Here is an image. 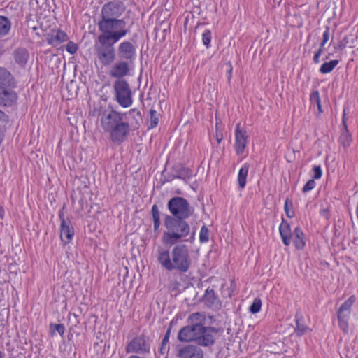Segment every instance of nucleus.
<instances>
[{"instance_id": "nucleus-1", "label": "nucleus", "mask_w": 358, "mask_h": 358, "mask_svg": "<svg viewBox=\"0 0 358 358\" xmlns=\"http://www.w3.org/2000/svg\"><path fill=\"white\" fill-rule=\"evenodd\" d=\"M125 10L126 6L122 1H111L103 4L97 22L99 31L121 32L123 36L129 34V29L126 28L125 20L121 18Z\"/></svg>"}, {"instance_id": "nucleus-2", "label": "nucleus", "mask_w": 358, "mask_h": 358, "mask_svg": "<svg viewBox=\"0 0 358 358\" xmlns=\"http://www.w3.org/2000/svg\"><path fill=\"white\" fill-rule=\"evenodd\" d=\"M103 130L109 134L110 141L120 145L127 141L131 131L127 113L112 108L105 111L101 117Z\"/></svg>"}, {"instance_id": "nucleus-3", "label": "nucleus", "mask_w": 358, "mask_h": 358, "mask_svg": "<svg viewBox=\"0 0 358 358\" xmlns=\"http://www.w3.org/2000/svg\"><path fill=\"white\" fill-rule=\"evenodd\" d=\"M171 250L159 248L157 250V261L166 271L187 273L192 266V259L187 245H173Z\"/></svg>"}, {"instance_id": "nucleus-4", "label": "nucleus", "mask_w": 358, "mask_h": 358, "mask_svg": "<svg viewBox=\"0 0 358 358\" xmlns=\"http://www.w3.org/2000/svg\"><path fill=\"white\" fill-rule=\"evenodd\" d=\"M164 224L166 231L162 235V241L166 246L171 247L173 245L182 244V242H194L196 231L191 230L189 224L185 220H178L166 215Z\"/></svg>"}, {"instance_id": "nucleus-5", "label": "nucleus", "mask_w": 358, "mask_h": 358, "mask_svg": "<svg viewBox=\"0 0 358 358\" xmlns=\"http://www.w3.org/2000/svg\"><path fill=\"white\" fill-rule=\"evenodd\" d=\"M125 36L121 32H100L94 41V52L101 66H108L115 62L116 58L115 45Z\"/></svg>"}, {"instance_id": "nucleus-6", "label": "nucleus", "mask_w": 358, "mask_h": 358, "mask_svg": "<svg viewBox=\"0 0 358 358\" xmlns=\"http://www.w3.org/2000/svg\"><path fill=\"white\" fill-rule=\"evenodd\" d=\"M206 327L202 325H187L178 334V339L181 342L195 341L197 345L204 347L211 346L215 343L214 336L205 334Z\"/></svg>"}, {"instance_id": "nucleus-7", "label": "nucleus", "mask_w": 358, "mask_h": 358, "mask_svg": "<svg viewBox=\"0 0 358 358\" xmlns=\"http://www.w3.org/2000/svg\"><path fill=\"white\" fill-rule=\"evenodd\" d=\"M113 98L124 108L132 106L133 92L127 80H115L113 84Z\"/></svg>"}, {"instance_id": "nucleus-8", "label": "nucleus", "mask_w": 358, "mask_h": 358, "mask_svg": "<svg viewBox=\"0 0 358 358\" xmlns=\"http://www.w3.org/2000/svg\"><path fill=\"white\" fill-rule=\"evenodd\" d=\"M167 208L171 213V217L178 220H187L194 213V208L185 198L174 196L167 203Z\"/></svg>"}, {"instance_id": "nucleus-9", "label": "nucleus", "mask_w": 358, "mask_h": 358, "mask_svg": "<svg viewBox=\"0 0 358 358\" xmlns=\"http://www.w3.org/2000/svg\"><path fill=\"white\" fill-rule=\"evenodd\" d=\"M152 340L150 336L141 334L133 338L126 345L127 353L146 356L150 354Z\"/></svg>"}, {"instance_id": "nucleus-10", "label": "nucleus", "mask_w": 358, "mask_h": 358, "mask_svg": "<svg viewBox=\"0 0 358 358\" xmlns=\"http://www.w3.org/2000/svg\"><path fill=\"white\" fill-rule=\"evenodd\" d=\"M356 297L354 295L350 296L345 301L337 311L338 327L345 334L349 331L348 320L350 318V309L355 302Z\"/></svg>"}, {"instance_id": "nucleus-11", "label": "nucleus", "mask_w": 358, "mask_h": 358, "mask_svg": "<svg viewBox=\"0 0 358 358\" xmlns=\"http://www.w3.org/2000/svg\"><path fill=\"white\" fill-rule=\"evenodd\" d=\"M117 55L119 59L133 64L137 57L136 47L131 41H123L117 45Z\"/></svg>"}, {"instance_id": "nucleus-12", "label": "nucleus", "mask_w": 358, "mask_h": 358, "mask_svg": "<svg viewBox=\"0 0 358 358\" xmlns=\"http://www.w3.org/2000/svg\"><path fill=\"white\" fill-rule=\"evenodd\" d=\"M64 207L59 211V218L60 220V238L62 241L68 243L71 241L74 236V228L70 219L65 218L64 212Z\"/></svg>"}, {"instance_id": "nucleus-13", "label": "nucleus", "mask_w": 358, "mask_h": 358, "mask_svg": "<svg viewBox=\"0 0 358 358\" xmlns=\"http://www.w3.org/2000/svg\"><path fill=\"white\" fill-rule=\"evenodd\" d=\"M132 64L119 59L111 64L108 74L111 78L115 80H126L124 77L127 76L131 71Z\"/></svg>"}, {"instance_id": "nucleus-14", "label": "nucleus", "mask_w": 358, "mask_h": 358, "mask_svg": "<svg viewBox=\"0 0 358 358\" xmlns=\"http://www.w3.org/2000/svg\"><path fill=\"white\" fill-rule=\"evenodd\" d=\"M234 134V150L236 155H241L244 153L245 150L247 147L249 136L247 134L246 130L241 127V123H238L236 125Z\"/></svg>"}, {"instance_id": "nucleus-15", "label": "nucleus", "mask_w": 358, "mask_h": 358, "mask_svg": "<svg viewBox=\"0 0 358 358\" xmlns=\"http://www.w3.org/2000/svg\"><path fill=\"white\" fill-rule=\"evenodd\" d=\"M14 89L0 85V106L9 108L15 105L18 96Z\"/></svg>"}, {"instance_id": "nucleus-16", "label": "nucleus", "mask_w": 358, "mask_h": 358, "mask_svg": "<svg viewBox=\"0 0 358 358\" xmlns=\"http://www.w3.org/2000/svg\"><path fill=\"white\" fill-rule=\"evenodd\" d=\"M176 356L178 358H203V351L198 345L189 344L180 348Z\"/></svg>"}, {"instance_id": "nucleus-17", "label": "nucleus", "mask_w": 358, "mask_h": 358, "mask_svg": "<svg viewBox=\"0 0 358 358\" xmlns=\"http://www.w3.org/2000/svg\"><path fill=\"white\" fill-rule=\"evenodd\" d=\"M0 85L3 87L16 88L17 80L11 72L3 66H0Z\"/></svg>"}, {"instance_id": "nucleus-18", "label": "nucleus", "mask_w": 358, "mask_h": 358, "mask_svg": "<svg viewBox=\"0 0 358 358\" xmlns=\"http://www.w3.org/2000/svg\"><path fill=\"white\" fill-rule=\"evenodd\" d=\"M68 40L67 34L60 29L52 30L46 37V41L49 45L53 47H57L63 42Z\"/></svg>"}, {"instance_id": "nucleus-19", "label": "nucleus", "mask_w": 358, "mask_h": 358, "mask_svg": "<svg viewBox=\"0 0 358 358\" xmlns=\"http://www.w3.org/2000/svg\"><path fill=\"white\" fill-rule=\"evenodd\" d=\"M173 174L171 176V180L178 178L187 182L194 176L193 171L188 167L182 165L174 166L172 169Z\"/></svg>"}, {"instance_id": "nucleus-20", "label": "nucleus", "mask_w": 358, "mask_h": 358, "mask_svg": "<svg viewBox=\"0 0 358 358\" xmlns=\"http://www.w3.org/2000/svg\"><path fill=\"white\" fill-rule=\"evenodd\" d=\"M279 233L283 244L286 246L289 245L293 233H292L289 224L283 217L279 226Z\"/></svg>"}, {"instance_id": "nucleus-21", "label": "nucleus", "mask_w": 358, "mask_h": 358, "mask_svg": "<svg viewBox=\"0 0 358 358\" xmlns=\"http://www.w3.org/2000/svg\"><path fill=\"white\" fill-rule=\"evenodd\" d=\"M15 62L20 66H24L29 57L28 50L25 48L18 47L13 52Z\"/></svg>"}, {"instance_id": "nucleus-22", "label": "nucleus", "mask_w": 358, "mask_h": 358, "mask_svg": "<svg viewBox=\"0 0 358 358\" xmlns=\"http://www.w3.org/2000/svg\"><path fill=\"white\" fill-rule=\"evenodd\" d=\"M292 239L297 250H301L305 248V234L299 226L294 229Z\"/></svg>"}, {"instance_id": "nucleus-23", "label": "nucleus", "mask_w": 358, "mask_h": 358, "mask_svg": "<svg viewBox=\"0 0 358 358\" xmlns=\"http://www.w3.org/2000/svg\"><path fill=\"white\" fill-rule=\"evenodd\" d=\"M296 327L294 328V332L298 336L304 335L308 331H310L311 329L305 324L304 317L302 314L297 312L295 315Z\"/></svg>"}, {"instance_id": "nucleus-24", "label": "nucleus", "mask_w": 358, "mask_h": 358, "mask_svg": "<svg viewBox=\"0 0 358 358\" xmlns=\"http://www.w3.org/2000/svg\"><path fill=\"white\" fill-rule=\"evenodd\" d=\"M202 300L208 308L217 307L220 303V301L218 297L215 295L214 289L210 287L206 289Z\"/></svg>"}, {"instance_id": "nucleus-25", "label": "nucleus", "mask_w": 358, "mask_h": 358, "mask_svg": "<svg viewBox=\"0 0 358 358\" xmlns=\"http://www.w3.org/2000/svg\"><path fill=\"white\" fill-rule=\"evenodd\" d=\"M342 122H343V129L342 134L339 138V142L343 147L346 148V147L350 146L351 141H352V137H351V135L348 129L345 113H343Z\"/></svg>"}, {"instance_id": "nucleus-26", "label": "nucleus", "mask_w": 358, "mask_h": 358, "mask_svg": "<svg viewBox=\"0 0 358 358\" xmlns=\"http://www.w3.org/2000/svg\"><path fill=\"white\" fill-rule=\"evenodd\" d=\"M249 167V164L248 163H245L239 169L238 173V188L240 189H243L245 187Z\"/></svg>"}, {"instance_id": "nucleus-27", "label": "nucleus", "mask_w": 358, "mask_h": 358, "mask_svg": "<svg viewBox=\"0 0 358 358\" xmlns=\"http://www.w3.org/2000/svg\"><path fill=\"white\" fill-rule=\"evenodd\" d=\"M12 27V23L9 18L0 15V38L7 36Z\"/></svg>"}, {"instance_id": "nucleus-28", "label": "nucleus", "mask_w": 358, "mask_h": 358, "mask_svg": "<svg viewBox=\"0 0 358 358\" xmlns=\"http://www.w3.org/2000/svg\"><path fill=\"white\" fill-rule=\"evenodd\" d=\"M189 325H202L204 326L206 322V315L203 313L196 312L192 313L187 318Z\"/></svg>"}, {"instance_id": "nucleus-29", "label": "nucleus", "mask_w": 358, "mask_h": 358, "mask_svg": "<svg viewBox=\"0 0 358 358\" xmlns=\"http://www.w3.org/2000/svg\"><path fill=\"white\" fill-rule=\"evenodd\" d=\"M151 216L152 220L153 222V229L156 232L159 230V227L161 225L160 221V212L158 206L156 204H154L151 208Z\"/></svg>"}, {"instance_id": "nucleus-30", "label": "nucleus", "mask_w": 358, "mask_h": 358, "mask_svg": "<svg viewBox=\"0 0 358 358\" xmlns=\"http://www.w3.org/2000/svg\"><path fill=\"white\" fill-rule=\"evenodd\" d=\"M338 63L339 61L337 59L324 62L321 65L320 68V72L322 74L329 73L333 71V69L338 64Z\"/></svg>"}, {"instance_id": "nucleus-31", "label": "nucleus", "mask_w": 358, "mask_h": 358, "mask_svg": "<svg viewBox=\"0 0 358 358\" xmlns=\"http://www.w3.org/2000/svg\"><path fill=\"white\" fill-rule=\"evenodd\" d=\"M199 241L205 243L209 241V229L206 225H203L199 232Z\"/></svg>"}, {"instance_id": "nucleus-32", "label": "nucleus", "mask_w": 358, "mask_h": 358, "mask_svg": "<svg viewBox=\"0 0 358 358\" xmlns=\"http://www.w3.org/2000/svg\"><path fill=\"white\" fill-rule=\"evenodd\" d=\"M150 123L148 127L149 129H153L156 127L159 122V118L157 117V111L154 109L150 110Z\"/></svg>"}, {"instance_id": "nucleus-33", "label": "nucleus", "mask_w": 358, "mask_h": 358, "mask_svg": "<svg viewBox=\"0 0 358 358\" xmlns=\"http://www.w3.org/2000/svg\"><path fill=\"white\" fill-rule=\"evenodd\" d=\"M292 208H293L292 201L287 198L285 203L284 210L286 213L287 216L289 218H292L294 216V212L292 210Z\"/></svg>"}, {"instance_id": "nucleus-34", "label": "nucleus", "mask_w": 358, "mask_h": 358, "mask_svg": "<svg viewBox=\"0 0 358 358\" xmlns=\"http://www.w3.org/2000/svg\"><path fill=\"white\" fill-rule=\"evenodd\" d=\"M212 34L209 29H206L202 34V42L206 48L210 47Z\"/></svg>"}, {"instance_id": "nucleus-35", "label": "nucleus", "mask_w": 358, "mask_h": 358, "mask_svg": "<svg viewBox=\"0 0 358 358\" xmlns=\"http://www.w3.org/2000/svg\"><path fill=\"white\" fill-rule=\"evenodd\" d=\"M262 307V301L259 298H255L249 308L250 312L255 314L260 311Z\"/></svg>"}, {"instance_id": "nucleus-36", "label": "nucleus", "mask_w": 358, "mask_h": 358, "mask_svg": "<svg viewBox=\"0 0 358 358\" xmlns=\"http://www.w3.org/2000/svg\"><path fill=\"white\" fill-rule=\"evenodd\" d=\"M169 343V340L162 338L160 346L158 348V352L160 355H164L168 354L169 349H170Z\"/></svg>"}, {"instance_id": "nucleus-37", "label": "nucleus", "mask_w": 358, "mask_h": 358, "mask_svg": "<svg viewBox=\"0 0 358 358\" xmlns=\"http://www.w3.org/2000/svg\"><path fill=\"white\" fill-rule=\"evenodd\" d=\"M311 105H319L321 103L320 96L318 90H314L310 95Z\"/></svg>"}, {"instance_id": "nucleus-38", "label": "nucleus", "mask_w": 358, "mask_h": 358, "mask_svg": "<svg viewBox=\"0 0 358 358\" xmlns=\"http://www.w3.org/2000/svg\"><path fill=\"white\" fill-rule=\"evenodd\" d=\"M316 182L314 179L309 180L303 187L302 192L306 193L315 187Z\"/></svg>"}, {"instance_id": "nucleus-39", "label": "nucleus", "mask_w": 358, "mask_h": 358, "mask_svg": "<svg viewBox=\"0 0 358 358\" xmlns=\"http://www.w3.org/2000/svg\"><path fill=\"white\" fill-rule=\"evenodd\" d=\"M50 327L54 331H57L61 336H63L65 331V327L63 324H51Z\"/></svg>"}, {"instance_id": "nucleus-40", "label": "nucleus", "mask_w": 358, "mask_h": 358, "mask_svg": "<svg viewBox=\"0 0 358 358\" xmlns=\"http://www.w3.org/2000/svg\"><path fill=\"white\" fill-rule=\"evenodd\" d=\"M78 49V47L77 44H76L73 41H69L66 47V51H68L71 55L75 54L77 52Z\"/></svg>"}, {"instance_id": "nucleus-41", "label": "nucleus", "mask_w": 358, "mask_h": 358, "mask_svg": "<svg viewBox=\"0 0 358 358\" xmlns=\"http://www.w3.org/2000/svg\"><path fill=\"white\" fill-rule=\"evenodd\" d=\"M330 29L329 27H326L325 31L322 35V41L320 43L321 48H324V45L327 43L329 39Z\"/></svg>"}, {"instance_id": "nucleus-42", "label": "nucleus", "mask_w": 358, "mask_h": 358, "mask_svg": "<svg viewBox=\"0 0 358 358\" xmlns=\"http://www.w3.org/2000/svg\"><path fill=\"white\" fill-rule=\"evenodd\" d=\"M314 172L313 178L314 180L320 179L322 176V171L320 166H314L313 168Z\"/></svg>"}, {"instance_id": "nucleus-43", "label": "nucleus", "mask_w": 358, "mask_h": 358, "mask_svg": "<svg viewBox=\"0 0 358 358\" xmlns=\"http://www.w3.org/2000/svg\"><path fill=\"white\" fill-rule=\"evenodd\" d=\"M220 332H223V329H220V328H215V327H206V332H205V334H209L210 336H213V334H217V333H220Z\"/></svg>"}, {"instance_id": "nucleus-44", "label": "nucleus", "mask_w": 358, "mask_h": 358, "mask_svg": "<svg viewBox=\"0 0 358 358\" xmlns=\"http://www.w3.org/2000/svg\"><path fill=\"white\" fill-rule=\"evenodd\" d=\"M9 122V117L3 111L0 109V124H7Z\"/></svg>"}, {"instance_id": "nucleus-45", "label": "nucleus", "mask_w": 358, "mask_h": 358, "mask_svg": "<svg viewBox=\"0 0 358 358\" xmlns=\"http://www.w3.org/2000/svg\"><path fill=\"white\" fill-rule=\"evenodd\" d=\"M228 65H229V69L227 70V80H228V82L229 83L231 79V76H232L233 67L230 62L228 63Z\"/></svg>"}, {"instance_id": "nucleus-46", "label": "nucleus", "mask_w": 358, "mask_h": 358, "mask_svg": "<svg viewBox=\"0 0 358 358\" xmlns=\"http://www.w3.org/2000/svg\"><path fill=\"white\" fill-rule=\"evenodd\" d=\"M171 331V327H169L167 329V330H166V331L165 333V335L164 336L163 338L169 341Z\"/></svg>"}, {"instance_id": "nucleus-47", "label": "nucleus", "mask_w": 358, "mask_h": 358, "mask_svg": "<svg viewBox=\"0 0 358 358\" xmlns=\"http://www.w3.org/2000/svg\"><path fill=\"white\" fill-rule=\"evenodd\" d=\"M320 56H317V55H314L313 56V62L315 64H318L320 62Z\"/></svg>"}, {"instance_id": "nucleus-48", "label": "nucleus", "mask_w": 358, "mask_h": 358, "mask_svg": "<svg viewBox=\"0 0 358 358\" xmlns=\"http://www.w3.org/2000/svg\"><path fill=\"white\" fill-rule=\"evenodd\" d=\"M323 52V48H321V46L320 45V48L319 49L317 50V52H315V55H317V56H321V55L322 54Z\"/></svg>"}, {"instance_id": "nucleus-49", "label": "nucleus", "mask_w": 358, "mask_h": 358, "mask_svg": "<svg viewBox=\"0 0 358 358\" xmlns=\"http://www.w3.org/2000/svg\"><path fill=\"white\" fill-rule=\"evenodd\" d=\"M345 47V44H343V43L340 42V43L337 45L336 48H337V49H339V50H343Z\"/></svg>"}, {"instance_id": "nucleus-50", "label": "nucleus", "mask_w": 358, "mask_h": 358, "mask_svg": "<svg viewBox=\"0 0 358 358\" xmlns=\"http://www.w3.org/2000/svg\"><path fill=\"white\" fill-rule=\"evenodd\" d=\"M317 110H318V113L320 115L323 112L322 109V104H321V103H319V105H317Z\"/></svg>"}, {"instance_id": "nucleus-51", "label": "nucleus", "mask_w": 358, "mask_h": 358, "mask_svg": "<svg viewBox=\"0 0 358 358\" xmlns=\"http://www.w3.org/2000/svg\"><path fill=\"white\" fill-rule=\"evenodd\" d=\"M129 358H146V357L144 356H140L138 355H133L130 356Z\"/></svg>"}, {"instance_id": "nucleus-52", "label": "nucleus", "mask_w": 358, "mask_h": 358, "mask_svg": "<svg viewBox=\"0 0 358 358\" xmlns=\"http://www.w3.org/2000/svg\"><path fill=\"white\" fill-rule=\"evenodd\" d=\"M3 209L0 207V217H3Z\"/></svg>"}, {"instance_id": "nucleus-53", "label": "nucleus", "mask_w": 358, "mask_h": 358, "mask_svg": "<svg viewBox=\"0 0 358 358\" xmlns=\"http://www.w3.org/2000/svg\"><path fill=\"white\" fill-rule=\"evenodd\" d=\"M3 49L2 47L0 45V56L3 54Z\"/></svg>"}, {"instance_id": "nucleus-54", "label": "nucleus", "mask_w": 358, "mask_h": 358, "mask_svg": "<svg viewBox=\"0 0 358 358\" xmlns=\"http://www.w3.org/2000/svg\"><path fill=\"white\" fill-rule=\"evenodd\" d=\"M0 358H3V353L0 350Z\"/></svg>"}, {"instance_id": "nucleus-55", "label": "nucleus", "mask_w": 358, "mask_h": 358, "mask_svg": "<svg viewBox=\"0 0 358 358\" xmlns=\"http://www.w3.org/2000/svg\"><path fill=\"white\" fill-rule=\"evenodd\" d=\"M135 112V109H131L129 111V114H131L132 113Z\"/></svg>"}]
</instances>
